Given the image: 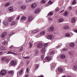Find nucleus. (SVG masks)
Listing matches in <instances>:
<instances>
[{
    "label": "nucleus",
    "mask_w": 77,
    "mask_h": 77,
    "mask_svg": "<svg viewBox=\"0 0 77 77\" xmlns=\"http://www.w3.org/2000/svg\"><path fill=\"white\" fill-rule=\"evenodd\" d=\"M59 47H60V46L58 45L56 47V48H59Z\"/></svg>",
    "instance_id": "60"
},
{
    "label": "nucleus",
    "mask_w": 77,
    "mask_h": 77,
    "mask_svg": "<svg viewBox=\"0 0 77 77\" xmlns=\"http://www.w3.org/2000/svg\"><path fill=\"white\" fill-rule=\"evenodd\" d=\"M60 57L61 59H65V57H66V56H65V55L64 54H62L60 55Z\"/></svg>",
    "instance_id": "18"
},
{
    "label": "nucleus",
    "mask_w": 77,
    "mask_h": 77,
    "mask_svg": "<svg viewBox=\"0 0 77 77\" xmlns=\"http://www.w3.org/2000/svg\"><path fill=\"white\" fill-rule=\"evenodd\" d=\"M20 9H22V10H25L26 9V6L25 5H21L20 7Z\"/></svg>",
    "instance_id": "11"
},
{
    "label": "nucleus",
    "mask_w": 77,
    "mask_h": 77,
    "mask_svg": "<svg viewBox=\"0 0 77 77\" xmlns=\"http://www.w3.org/2000/svg\"><path fill=\"white\" fill-rule=\"evenodd\" d=\"M16 23V22L15 21H13L11 23V26H13V25H14V24H15Z\"/></svg>",
    "instance_id": "28"
},
{
    "label": "nucleus",
    "mask_w": 77,
    "mask_h": 77,
    "mask_svg": "<svg viewBox=\"0 0 77 77\" xmlns=\"http://www.w3.org/2000/svg\"><path fill=\"white\" fill-rule=\"evenodd\" d=\"M48 46V43H45L44 44L43 47L46 48Z\"/></svg>",
    "instance_id": "42"
},
{
    "label": "nucleus",
    "mask_w": 77,
    "mask_h": 77,
    "mask_svg": "<svg viewBox=\"0 0 77 77\" xmlns=\"http://www.w3.org/2000/svg\"><path fill=\"white\" fill-rule=\"evenodd\" d=\"M36 4L33 3L31 5V8L32 9H34V8H36Z\"/></svg>",
    "instance_id": "13"
},
{
    "label": "nucleus",
    "mask_w": 77,
    "mask_h": 77,
    "mask_svg": "<svg viewBox=\"0 0 77 77\" xmlns=\"http://www.w3.org/2000/svg\"><path fill=\"white\" fill-rule=\"evenodd\" d=\"M65 36H70V34L69 33H67L65 34Z\"/></svg>",
    "instance_id": "47"
},
{
    "label": "nucleus",
    "mask_w": 77,
    "mask_h": 77,
    "mask_svg": "<svg viewBox=\"0 0 77 77\" xmlns=\"http://www.w3.org/2000/svg\"><path fill=\"white\" fill-rule=\"evenodd\" d=\"M29 48H32V44L31 43V42H29Z\"/></svg>",
    "instance_id": "30"
},
{
    "label": "nucleus",
    "mask_w": 77,
    "mask_h": 77,
    "mask_svg": "<svg viewBox=\"0 0 77 77\" xmlns=\"http://www.w3.org/2000/svg\"><path fill=\"white\" fill-rule=\"evenodd\" d=\"M26 18H26V17L24 16H23L21 18V20H26Z\"/></svg>",
    "instance_id": "33"
},
{
    "label": "nucleus",
    "mask_w": 77,
    "mask_h": 77,
    "mask_svg": "<svg viewBox=\"0 0 77 77\" xmlns=\"http://www.w3.org/2000/svg\"><path fill=\"white\" fill-rule=\"evenodd\" d=\"M58 70L59 72H62L63 71V69L62 68H58Z\"/></svg>",
    "instance_id": "23"
},
{
    "label": "nucleus",
    "mask_w": 77,
    "mask_h": 77,
    "mask_svg": "<svg viewBox=\"0 0 77 77\" xmlns=\"http://www.w3.org/2000/svg\"><path fill=\"white\" fill-rule=\"evenodd\" d=\"M25 2L26 3H29V0H25Z\"/></svg>",
    "instance_id": "55"
},
{
    "label": "nucleus",
    "mask_w": 77,
    "mask_h": 77,
    "mask_svg": "<svg viewBox=\"0 0 77 77\" xmlns=\"http://www.w3.org/2000/svg\"><path fill=\"white\" fill-rule=\"evenodd\" d=\"M6 58L5 57H3L2 59V61H5V60H6Z\"/></svg>",
    "instance_id": "43"
},
{
    "label": "nucleus",
    "mask_w": 77,
    "mask_h": 77,
    "mask_svg": "<svg viewBox=\"0 0 77 77\" xmlns=\"http://www.w3.org/2000/svg\"><path fill=\"white\" fill-rule=\"evenodd\" d=\"M48 15H49V16H51V15H53V12H50L48 14Z\"/></svg>",
    "instance_id": "50"
},
{
    "label": "nucleus",
    "mask_w": 77,
    "mask_h": 77,
    "mask_svg": "<svg viewBox=\"0 0 77 77\" xmlns=\"http://www.w3.org/2000/svg\"><path fill=\"white\" fill-rule=\"evenodd\" d=\"M41 36V35H40V34H37L35 36V38H39V37H40Z\"/></svg>",
    "instance_id": "32"
},
{
    "label": "nucleus",
    "mask_w": 77,
    "mask_h": 77,
    "mask_svg": "<svg viewBox=\"0 0 77 77\" xmlns=\"http://www.w3.org/2000/svg\"><path fill=\"white\" fill-rule=\"evenodd\" d=\"M14 47V45H12L10 47H9L10 49H12V47Z\"/></svg>",
    "instance_id": "56"
},
{
    "label": "nucleus",
    "mask_w": 77,
    "mask_h": 77,
    "mask_svg": "<svg viewBox=\"0 0 77 77\" xmlns=\"http://www.w3.org/2000/svg\"><path fill=\"white\" fill-rule=\"evenodd\" d=\"M71 21L72 23H75L76 21V19L75 18H73L72 19Z\"/></svg>",
    "instance_id": "12"
},
{
    "label": "nucleus",
    "mask_w": 77,
    "mask_h": 77,
    "mask_svg": "<svg viewBox=\"0 0 77 77\" xmlns=\"http://www.w3.org/2000/svg\"><path fill=\"white\" fill-rule=\"evenodd\" d=\"M8 74L11 75H13L14 74V72L12 70H9L8 72Z\"/></svg>",
    "instance_id": "14"
},
{
    "label": "nucleus",
    "mask_w": 77,
    "mask_h": 77,
    "mask_svg": "<svg viewBox=\"0 0 77 77\" xmlns=\"http://www.w3.org/2000/svg\"><path fill=\"white\" fill-rule=\"evenodd\" d=\"M6 74V70H2L1 71V72H0V74H1V75H5Z\"/></svg>",
    "instance_id": "7"
},
{
    "label": "nucleus",
    "mask_w": 77,
    "mask_h": 77,
    "mask_svg": "<svg viewBox=\"0 0 77 77\" xmlns=\"http://www.w3.org/2000/svg\"><path fill=\"white\" fill-rule=\"evenodd\" d=\"M47 38L48 39H50L51 40L54 38V37H53V36L52 35H49L47 36Z\"/></svg>",
    "instance_id": "6"
},
{
    "label": "nucleus",
    "mask_w": 77,
    "mask_h": 77,
    "mask_svg": "<svg viewBox=\"0 0 77 77\" xmlns=\"http://www.w3.org/2000/svg\"><path fill=\"white\" fill-rule=\"evenodd\" d=\"M40 11L41 10L39 9H36V10H35V12H34L35 14H38V12H40Z\"/></svg>",
    "instance_id": "19"
},
{
    "label": "nucleus",
    "mask_w": 77,
    "mask_h": 77,
    "mask_svg": "<svg viewBox=\"0 0 77 77\" xmlns=\"http://www.w3.org/2000/svg\"><path fill=\"white\" fill-rule=\"evenodd\" d=\"M58 45L59 46H60V47H61V46L62 45V44L61 43H60L58 44Z\"/></svg>",
    "instance_id": "57"
},
{
    "label": "nucleus",
    "mask_w": 77,
    "mask_h": 77,
    "mask_svg": "<svg viewBox=\"0 0 77 77\" xmlns=\"http://www.w3.org/2000/svg\"><path fill=\"white\" fill-rule=\"evenodd\" d=\"M73 71H77V65H74L73 66Z\"/></svg>",
    "instance_id": "15"
},
{
    "label": "nucleus",
    "mask_w": 77,
    "mask_h": 77,
    "mask_svg": "<svg viewBox=\"0 0 77 77\" xmlns=\"http://www.w3.org/2000/svg\"><path fill=\"white\" fill-rule=\"evenodd\" d=\"M23 73V70H20L19 71V74L20 75H21Z\"/></svg>",
    "instance_id": "38"
},
{
    "label": "nucleus",
    "mask_w": 77,
    "mask_h": 77,
    "mask_svg": "<svg viewBox=\"0 0 77 77\" xmlns=\"http://www.w3.org/2000/svg\"><path fill=\"white\" fill-rule=\"evenodd\" d=\"M15 18V17L14 16H13L10 17H9L8 19V20H9V21H12V20H13Z\"/></svg>",
    "instance_id": "10"
},
{
    "label": "nucleus",
    "mask_w": 77,
    "mask_h": 77,
    "mask_svg": "<svg viewBox=\"0 0 77 77\" xmlns=\"http://www.w3.org/2000/svg\"><path fill=\"white\" fill-rule=\"evenodd\" d=\"M0 48L2 50H6V48L3 46H1Z\"/></svg>",
    "instance_id": "27"
},
{
    "label": "nucleus",
    "mask_w": 77,
    "mask_h": 77,
    "mask_svg": "<svg viewBox=\"0 0 77 77\" xmlns=\"http://www.w3.org/2000/svg\"><path fill=\"white\" fill-rule=\"evenodd\" d=\"M45 61L44 60L43 61V63H45V62H50L51 60V57H48L45 58Z\"/></svg>",
    "instance_id": "2"
},
{
    "label": "nucleus",
    "mask_w": 77,
    "mask_h": 77,
    "mask_svg": "<svg viewBox=\"0 0 77 77\" xmlns=\"http://www.w3.org/2000/svg\"><path fill=\"white\" fill-rule=\"evenodd\" d=\"M3 24L6 26H8V22H7L6 21H4L2 22Z\"/></svg>",
    "instance_id": "20"
},
{
    "label": "nucleus",
    "mask_w": 77,
    "mask_h": 77,
    "mask_svg": "<svg viewBox=\"0 0 77 77\" xmlns=\"http://www.w3.org/2000/svg\"><path fill=\"white\" fill-rule=\"evenodd\" d=\"M23 57L24 58V59H27V58H29V57Z\"/></svg>",
    "instance_id": "61"
},
{
    "label": "nucleus",
    "mask_w": 77,
    "mask_h": 77,
    "mask_svg": "<svg viewBox=\"0 0 77 77\" xmlns=\"http://www.w3.org/2000/svg\"><path fill=\"white\" fill-rule=\"evenodd\" d=\"M20 16H19L17 17V18L16 19V20H19V19H20Z\"/></svg>",
    "instance_id": "59"
},
{
    "label": "nucleus",
    "mask_w": 77,
    "mask_h": 77,
    "mask_svg": "<svg viewBox=\"0 0 77 77\" xmlns=\"http://www.w3.org/2000/svg\"><path fill=\"white\" fill-rule=\"evenodd\" d=\"M20 4H23V1H20Z\"/></svg>",
    "instance_id": "62"
},
{
    "label": "nucleus",
    "mask_w": 77,
    "mask_h": 77,
    "mask_svg": "<svg viewBox=\"0 0 77 77\" xmlns=\"http://www.w3.org/2000/svg\"><path fill=\"white\" fill-rule=\"evenodd\" d=\"M48 4L49 5H52L53 4V2L49 0V2H48Z\"/></svg>",
    "instance_id": "39"
},
{
    "label": "nucleus",
    "mask_w": 77,
    "mask_h": 77,
    "mask_svg": "<svg viewBox=\"0 0 77 77\" xmlns=\"http://www.w3.org/2000/svg\"><path fill=\"white\" fill-rule=\"evenodd\" d=\"M6 32H5L3 33L2 35H1V38H5V36H6Z\"/></svg>",
    "instance_id": "16"
},
{
    "label": "nucleus",
    "mask_w": 77,
    "mask_h": 77,
    "mask_svg": "<svg viewBox=\"0 0 77 77\" xmlns=\"http://www.w3.org/2000/svg\"><path fill=\"white\" fill-rule=\"evenodd\" d=\"M14 32H11L10 33L9 35L10 36H11V35H14Z\"/></svg>",
    "instance_id": "41"
},
{
    "label": "nucleus",
    "mask_w": 77,
    "mask_h": 77,
    "mask_svg": "<svg viewBox=\"0 0 77 77\" xmlns=\"http://www.w3.org/2000/svg\"><path fill=\"white\" fill-rule=\"evenodd\" d=\"M51 65L52 66L51 67V69L52 70L54 68L55 66L56 65V63H53L51 64Z\"/></svg>",
    "instance_id": "8"
},
{
    "label": "nucleus",
    "mask_w": 77,
    "mask_h": 77,
    "mask_svg": "<svg viewBox=\"0 0 77 77\" xmlns=\"http://www.w3.org/2000/svg\"><path fill=\"white\" fill-rule=\"evenodd\" d=\"M44 57H45V55H42L41 56V58L42 59H44Z\"/></svg>",
    "instance_id": "40"
},
{
    "label": "nucleus",
    "mask_w": 77,
    "mask_h": 77,
    "mask_svg": "<svg viewBox=\"0 0 77 77\" xmlns=\"http://www.w3.org/2000/svg\"><path fill=\"white\" fill-rule=\"evenodd\" d=\"M69 28V26H68V25H66L64 26L63 27V29H65V30H67V29H68Z\"/></svg>",
    "instance_id": "9"
},
{
    "label": "nucleus",
    "mask_w": 77,
    "mask_h": 77,
    "mask_svg": "<svg viewBox=\"0 0 77 77\" xmlns=\"http://www.w3.org/2000/svg\"><path fill=\"white\" fill-rule=\"evenodd\" d=\"M16 64H17V62H16V61L15 60H12L11 61V65H13L14 66V65H15Z\"/></svg>",
    "instance_id": "5"
},
{
    "label": "nucleus",
    "mask_w": 77,
    "mask_h": 77,
    "mask_svg": "<svg viewBox=\"0 0 77 77\" xmlns=\"http://www.w3.org/2000/svg\"><path fill=\"white\" fill-rule=\"evenodd\" d=\"M35 56H38V50H36L35 51Z\"/></svg>",
    "instance_id": "34"
},
{
    "label": "nucleus",
    "mask_w": 77,
    "mask_h": 77,
    "mask_svg": "<svg viewBox=\"0 0 77 77\" xmlns=\"http://www.w3.org/2000/svg\"><path fill=\"white\" fill-rule=\"evenodd\" d=\"M68 9L69 10H71L72 9V7H69L68 8Z\"/></svg>",
    "instance_id": "51"
},
{
    "label": "nucleus",
    "mask_w": 77,
    "mask_h": 77,
    "mask_svg": "<svg viewBox=\"0 0 77 77\" xmlns=\"http://www.w3.org/2000/svg\"><path fill=\"white\" fill-rule=\"evenodd\" d=\"M8 10L10 12H13V7H10L8 8Z\"/></svg>",
    "instance_id": "26"
},
{
    "label": "nucleus",
    "mask_w": 77,
    "mask_h": 77,
    "mask_svg": "<svg viewBox=\"0 0 77 77\" xmlns=\"http://www.w3.org/2000/svg\"><path fill=\"white\" fill-rule=\"evenodd\" d=\"M59 10V7H57L56 9H55V11L56 12H57Z\"/></svg>",
    "instance_id": "46"
},
{
    "label": "nucleus",
    "mask_w": 77,
    "mask_h": 77,
    "mask_svg": "<svg viewBox=\"0 0 77 77\" xmlns=\"http://www.w3.org/2000/svg\"><path fill=\"white\" fill-rule=\"evenodd\" d=\"M59 22H60V23H61L63 21V19L62 18L60 19L59 20Z\"/></svg>",
    "instance_id": "37"
},
{
    "label": "nucleus",
    "mask_w": 77,
    "mask_h": 77,
    "mask_svg": "<svg viewBox=\"0 0 77 77\" xmlns=\"http://www.w3.org/2000/svg\"><path fill=\"white\" fill-rule=\"evenodd\" d=\"M14 54V55H17V54H15V53H13L11 52H9L8 53V54Z\"/></svg>",
    "instance_id": "49"
},
{
    "label": "nucleus",
    "mask_w": 77,
    "mask_h": 77,
    "mask_svg": "<svg viewBox=\"0 0 77 77\" xmlns=\"http://www.w3.org/2000/svg\"><path fill=\"white\" fill-rule=\"evenodd\" d=\"M37 77H44V76H42V75H41L40 76H38Z\"/></svg>",
    "instance_id": "64"
},
{
    "label": "nucleus",
    "mask_w": 77,
    "mask_h": 77,
    "mask_svg": "<svg viewBox=\"0 0 77 77\" xmlns=\"http://www.w3.org/2000/svg\"><path fill=\"white\" fill-rule=\"evenodd\" d=\"M76 1L75 0H74L72 4V5H75V4H76Z\"/></svg>",
    "instance_id": "44"
},
{
    "label": "nucleus",
    "mask_w": 77,
    "mask_h": 77,
    "mask_svg": "<svg viewBox=\"0 0 77 77\" xmlns=\"http://www.w3.org/2000/svg\"><path fill=\"white\" fill-rule=\"evenodd\" d=\"M43 45L42 43H38L37 45V47L38 48H41L42 47Z\"/></svg>",
    "instance_id": "4"
},
{
    "label": "nucleus",
    "mask_w": 77,
    "mask_h": 77,
    "mask_svg": "<svg viewBox=\"0 0 77 77\" xmlns=\"http://www.w3.org/2000/svg\"><path fill=\"white\" fill-rule=\"evenodd\" d=\"M70 46L72 48H74V46H75V45L74 43L72 42L70 44Z\"/></svg>",
    "instance_id": "22"
},
{
    "label": "nucleus",
    "mask_w": 77,
    "mask_h": 77,
    "mask_svg": "<svg viewBox=\"0 0 77 77\" xmlns=\"http://www.w3.org/2000/svg\"><path fill=\"white\" fill-rule=\"evenodd\" d=\"M39 65L38 64H36L35 66V69H37L38 68H39Z\"/></svg>",
    "instance_id": "45"
},
{
    "label": "nucleus",
    "mask_w": 77,
    "mask_h": 77,
    "mask_svg": "<svg viewBox=\"0 0 77 77\" xmlns=\"http://www.w3.org/2000/svg\"><path fill=\"white\" fill-rule=\"evenodd\" d=\"M46 51H47V49L43 46L41 50V53L42 54H44L46 52Z\"/></svg>",
    "instance_id": "1"
},
{
    "label": "nucleus",
    "mask_w": 77,
    "mask_h": 77,
    "mask_svg": "<svg viewBox=\"0 0 77 77\" xmlns=\"http://www.w3.org/2000/svg\"><path fill=\"white\" fill-rule=\"evenodd\" d=\"M38 30H33L32 31V33H33V34H35V33H36L38 32Z\"/></svg>",
    "instance_id": "25"
},
{
    "label": "nucleus",
    "mask_w": 77,
    "mask_h": 77,
    "mask_svg": "<svg viewBox=\"0 0 77 77\" xmlns=\"http://www.w3.org/2000/svg\"><path fill=\"white\" fill-rule=\"evenodd\" d=\"M54 30V28L53 26H51L50 28L48 29V31L50 32H53Z\"/></svg>",
    "instance_id": "3"
},
{
    "label": "nucleus",
    "mask_w": 77,
    "mask_h": 77,
    "mask_svg": "<svg viewBox=\"0 0 77 77\" xmlns=\"http://www.w3.org/2000/svg\"><path fill=\"white\" fill-rule=\"evenodd\" d=\"M9 5H10V2H7L5 4V6L7 7V6H8Z\"/></svg>",
    "instance_id": "35"
},
{
    "label": "nucleus",
    "mask_w": 77,
    "mask_h": 77,
    "mask_svg": "<svg viewBox=\"0 0 77 77\" xmlns=\"http://www.w3.org/2000/svg\"><path fill=\"white\" fill-rule=\"evenodd\" d=\"M45 34V31H43L40 32V36H43Z\"/></svg>",
    "instance_id": "24"
},
{
    "label": "nucleus",
    "mask_w": 77,
    "mask_h": 77,
    "mask_svg": "<svg viewBox=\"0 0 77 77\" xmlns=\"http://www.w3.org/2000/svg\"><path fill=\"white\" fill-rule=\"evenodd\" d=\"M33 19V17L32 16H30L28 17V22H30V21H31Z\"/></svg>",
    "instance_id": "17"
},
{
    "label": "nucleus",
    "mask_w": 77,
    "mask_h": 77,
    "mask_svg": "<svg viewBox=\"0 0 77 77\" xmlns=\"http://www.w3.org/2000/svg\"><path fill=\"white\" fill-rule=\"evenodd\" d=\"M23 48H21L19 50V52H21L22 50H23Z\"/></svg>",
    "instance_id": "53"
},
{
    "label": "nucleus",
    "mask_w": 77,
    "mask_h": 77,
    "mask_svg": "<svg viewBox=\"0 0 77 77\" xmlns=\"http://www.w3.org/2000/svg\"><path fill=\"white\" fill-rule=\"evenodd\" d=\"M10 61V59H7L6 60V63H8Z\"/></svg>",
    "instance_id": "48"
},
{
    "label": "nucleus",
    "mask_w": 77,
    "mask_h": 77,
    "mask_svg": "<svg viewBox=\"0 0 77 77\" xmlns=\"http://www.w3.org/2000/svg\"><path fill=\"white\" fill-rule=\"evenodd\" d=\"M41 2L42 4H43L44 3H46V1L45 0H42L41 1Z\"/></svg>",
    "instance_id": "36"
},
{
    "label": "nucleus",
    "mask_w": 77,
    "mask_h": 77,
    "mask_svg": "<svg viewBox=\"0 0 77 77\" xmlns=\"http://www.w3.org/2000/svg\"><path fill=\"white\" fill-rule=\"evenodd\" d=\"M3 44L7 45V44H8V42L7 41H6V40H5L3 42Z\"/></svg>",
    "instance_id": "31"
},
{
    "label": "nucleus",
    "mask_w": 77,
    "mask_h": 77,
    "mask_svg": "<svg viewBox=\"0 0 77 77\" xmlns=\"http://www.w3.org/2000/svg\"><path fill=\"white\" fill-rule=\"evenodd\" d=\"M54 53L55 52L54 51H49V54L50 55V56H51V55H53V54H54Z\"/></svg>",
    "instance_id": "21"
},
{
    "label": "nucleus",
    "mask_w": 77,
    "mask_h": 77,
    "mask_svg": "<svg viewBox=\"0 0 77 77\" xmlns=\"http://www.w3.org/2000/svg\"><path fill=\"white\" fill-rule=\"evenodd\" d=\"M53 20V19L51 18V17H48V20H50V21H51Z\"/></svg>",
    "instance_id": "52"
},
{
    "label": "nucleus",
    "mask_w": 77,
    "mask_h": 77,
    "mask_svg": "<svg viewBox=\"0 0 77 77\" xmlns=\"http://www.w3.org/2000/svg\"><path fill=\"white\" fill-rule=\"evenodd\" d=\"M68 15V12L67 11H65V12L63 14V15L64 16H67Z\"/></svg>",
    "instance_id": "29"
},
{
    "label": "nucleus",
    "mask_w": 77,
    "mask_h": 77,
    "mask_svg": "<svg viewBox=\"0 0 77 77\" xmlns=\"http://www.w3.org/2000/svg\"><path fill=\"white\" fill-rule=\"evenodd\" d=\"M26 72H27V74H29V67L27 68V69H26Z\"/></svg>",
    "instance_id": "54"
},
{
    "label": "nucleus",
    "mask_w": 77,
    "mask_h": 77,
    "mask_svg": "<svg viewBox=\"0 0 77 77\" xmlns=\"http://www.w3.org/2000/svg\"><path fill=\"white\" fill-rule=\"evenodd\" d=\"M3 53V52H0V55H1Z\"/></svg>",
    "instance_id": "63"
},
{
    "label": "nucleus",
    "mask_w": 77,
    "mask_h": 77,
    "mask_svg": "<svg viewBox=\"0 0 77 77\" xmlns=\"http://www.w3.org/2000/svg\"><path fill=\"white\" fill-rule=\"evenodd\" d=\"M74 32H75L76 33H77V29H75L73 30Z\"/></svg>",
    "instance_id": "58"
}]
</instances>
